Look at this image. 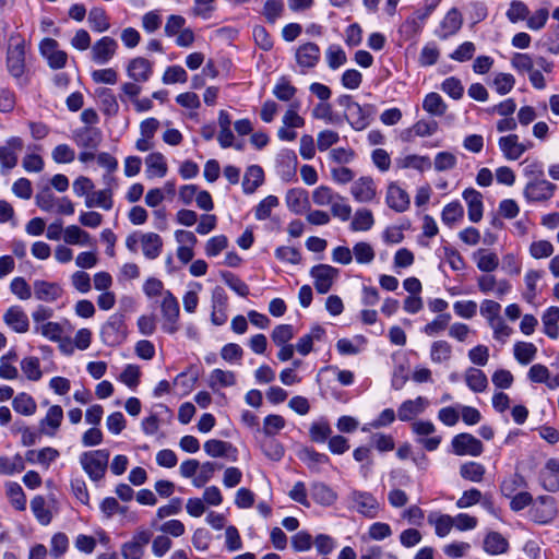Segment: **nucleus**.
Masks as SVG:
<instances>
[{
	"label": "nucleus",
	"instance_id": "f257e3e1",
	"mask_svg": "<svg viewBox=\"0 0 559 559\" xmlns=\"http://www.w3.org/2000/svg\"><path fill=\"white\" fill-rule=\"evenodd\" d=\"M109 451L106 449L85 451L80 454L79 463L92 481L105 477L108 468Z\"/></svg>",
	"mask_w": 559,
	"mask_h": 559
},
{
	"label": "nucleus",
	"instance_id": "f03ea898",
	"mask_svg": "<svg viewBox=\"0 0 559 559\" xmlns=\"http://www.w3.org/2000/svg\"><path fill=\"white\" fill-rule=\"evenodd\" d=\"M160 311L163 316L162 329L168 334H175L179 330V304L169 290L163 295Z\"/></svg>",
	"mask_w": 559,
	"mask_h": 559
},
{
	"label": "nucleus",
	"instance_id": "7ed1b4c3",
	"mask_svg": "<svg viewBox=\"0 0 559 559\" xmlns=\"http://www.w3.org/2000/svg\"><path fill=\"white\" fill-rule=\"evenodd\" d=\"M348 499L350 508L366 518L373 519L380 511V503L370 492L353 490Z\"/></svg>",
	"mask_w": 559,
	"mask_h": 559
},
{
	"label": "nucleus",
	"instance_id": "20e7f679",
	"mask_svg": "<svg viewBox=\"0 0 559 559\" xmlns=\"http://www.w3.org/2000/svg\"><path fill=\"white\" fill-rule=\"evenodd\" d=\"M118 48V41L115 38L103 36L92 44L91 60L99 66L107 64L116 56Z\"/></svg>",
	"mask_w": 559,
	"mask_h": 559
},
{
	"label": "nucleus",
	"instance_id": "39448f33",
	"mask_svg": "<svg viewBox=\"0 0 559 559\" xmlns=\"http://www.w3.org/2000/svg\"><path fill=\"white\" fill-rule=\"evenodd\" d=\"M350 194L358 203H374L378 201V187L371 176H361L350 186Z\"/></svg>",
	"mask_w": 559,
	"mask_h": 559
},
{
	"label": "nucleus",
	"instance_id": "423d86ee",
	"mask_svg": "<svg viewBox=\"0 0 559 559\" xmlns=\"http://www.w3.org/2000/svg\"><path fill=\"white\" fill-rule=\"evenodd\" d=\"M557 186L544 178L528 180L524 187L523 194L530 202H545L552 198Z\"/></svg>",
	"mask_w": 559,
	"mask_h": 559
},
{
	"label": "nucleus",
	"instance_id": "0eeeda50",
	"mask_svg": "<svg viewBox=\"0 0 559 559\" xmlns=\"http://www.w3.org/2000/svg\"><path fill=\"white\" fill-rule=\"evenodd\" d=\"M412 430L417 436V441L428 451L438 449L441 437L432 436L436 431L433 423L429 420H417L412 424Z\"/></svg>",
	"mask_w": 559,
	"mask_h": 559
},
{
	"label": "nucleus",
	"instance_id": "6e6552de",
	"mask_svg": "<svg viewBox=\"0 0 559 559\" xmlns=\"http://www.w3.org/2000/svg\"><path fill=\"white\" fill-rule=\"evenodd\" d=\"M310 275L313 278L316 290L319 294H326L337 277L338 270L329 264H319L311 269Z\"/></svg>",
	"mask_w": 559,
	"mask_h": 559
},
{
	"label": "nucleus",
	"instance_id": "1a4fd4ad",
	"mask_svg": "<svg viewBox=\"0 0 559 559\" xmlns=\"http://www.w3.org/2000/svg\"><path fill=\"white\" fill-rule=\"evenodd\" d=\"M39 50L41 56L47 60L50 68H64L68 60V55L66 51L59 48L57 40L52 38H44L39 44Z\"/></svg>",
	"mask_w": 559,
	"mask_h": 559
},
{
	"label": "nucleus",
	"instance_id": "9d476101",
	"mask_svg": "<svg viewBox=\"0 0 559 559\" xmlns=\"http://www.w3.org/2000/svg\"><path fill=\"white\" fill-rule=\"evenodd\" d=\"M463 25V16L456 8L449 10L435 31L436 36L445 40L455 35Z\"/></svg>",
	"mask_w": 559,
	"mask_h": 559
},
{
	"label": "nucleus",
	"instance_id": "9b49d317",
	"mask_svg": "<svg viewBox=\"0 0 559 559\" xmlns=\"http://www.w3.org/2000/svg\"><path fill=\"white\" fill-rule=\"evenodd\" d=\"M23 140L19 136H12L5 144L0 146V164L2 173H5L17 165V155L23 150Z\"/></svg>",
	"mask_w": 559,
	"mask_h": 559
},
{
	"label": "nucleus",
	"instance_id": "f8f14e48",
	"mask_svg": "<svg viewBox=\"0 0 559 559\" xmlns=\"http://www.w3.org/2000/svg\"><path fill=\"white\" fill-rule=\"evenodd\" d=\"M477 287L483 294H492L503 298L511 290V284L504 278H497L492 274H485L477 278Z\"/></svg>",
	"mask_w": 559,
	"mask_h": 559
},
{
	"label": "nucleus",
	"instance_id": "ddd939ff",
	"mask_svg": "<svg viewBox=\"0 0 559 559\" xmlns=\"http://www.w3.org/2000/svg\"><path fill=\"white\" fill-rule=\"evenodd\" d=\"M453 452L456 455L478 456L483 453V443L471 433H460L452 439Z\"/></svg>",
	"mask_w": 559,
	"mask_h": 559
},
{
	"label": "nucleus",
	"instance_id": "4468645a",
	"mask_svg": "<svg viewBox=\"0 0 559 559\" xmlns=\"http://www.w3.org/2000/svg\"><path fill=\"white\" fill-rule=\"evenodd\" d=\"M531 515L536 523H550L557 515L555 499L549 496L538 497L535 506L531 510Z\"/></svg>",
	"mask_w": 559,
	"mask_h": 559
},
{
	"label": "nucleus",
	"instance_id": "2eb2a0df",
	"mask_svg": "<svg viewBox=\"0 0 559 559\" xmlns=\"http://www.w3.org/2000/svg\"><path fill=\"white\" fill-rule=\"evenodd\" d=\"M7 64L14 78H21L25 70V44L23 40L11 43L8 49Z\"/></svg>",
	"mask_w": 559,
	"mask_h": 559
},
{
	"label": "nucleus",
	"instance_id": "dca6fc26",
	"mask_svg": "<svg viewBox=\"0 0 559 559\" xmlns=\"http://www.w3.org/2000/svg\"><path fill=\"white\" fill-rule=\"evenodd\" d=\"M386 205L397 212L403 213L408 210L411 199L408 193L397 182H390L385 192Z\"/></svg>",
	"mask_w": 559,
	"mask_h": 559
},
{
	"label": "nucleus",
	"instance_id": "f3484780",
	"mask_svg": "<svg viewBox=\"0 0 559 559\" xmlns=\"http://www.w3.org/2000/svg\"><path fill=\"white\" fill-rule=\"evenodd\" d=\"M102 337L106 344L115 345L124 340L126 325L121 316L115 314L103 325Z\"/></svg>",
	"mask_w": 559,
	"mask_h": 559
},
{
	"label": "nucleus",
	"instance_id": "a211bd4d",
	"mask_svg": "<svg viewBox=\"0 0 559 559\" xmlns=\"http://www.w3.org/2000/svg\"><path fill=\"white\" fill-rule=\"evenodd\" d=\"M321 51L317 44L306 43L300 45L295 52L297 64L301 68V72L314 68L320 61Z\"/></svg>",
	"mask_w": 559,
	"mask_h": 559
},
{
	"label": "nucleus",
	"instance_id": "6ab92c4d",
	"mask_svg": "<svg viewBox=\"0 0 559 559\" xmlns=\"http://www.w3.org/2000/svg\"><path fill=\"white\" fill-rule=\"evenodd\" d=\"M3 322L15 333H26L29 329V320L26 312L20 306H11L3 313Z\"/></svg>",
	"mask_w": 559,
	"mask_h": 559
},
{
	"label": "nucleus",
	"instance_id": "aec40b11",
	"mask_svg": "<svg viewBox=\"0 0 559 559\" xmlns=\"http://www.w3.org/2000/svg\"><path fill=\"white\" fill-rule=\"evenodd\" d=\"M153 74V63L143 58L135 57L127 66V75L134 82L145 83Z\"/></svg>",
	"mask_w": 559,
	"mask_h": 559
},
{
	"label": "nucleus",
	"instance_id": "412c9836",
	"mask_svg": "<svg viewBox=\"0 0 559 559\" xmlns=\"http://www.w3.org/2000/svg\"><path fill=\"white\" fill-rule=\"evenodd\" d=\"M428 406L429 401L424 396H417L414 400L404 401L397 409V417L402 421L412 420L416 416L423 414Z\"/></svg>",
	"mask_w": 559,
	"mask_h": 559
},
{
	"label": "nucleus",
	"instance_id": "4be33fe9",
	"mask_svg": "<svg viewBox=\"0 0 559 559\" xmlns=\"http://www.w3.org/2000/svg\"><path fill=\"white\" fill-rule=\"evenodd\" d=\"M498 146L508 160H518L525 153V147L520 142L518 134L501 136L498 140Z\"/></svg>",
	"mask_w": 559,
	"mask_h": 559
},
{
	"label": "nucleus",
	"instance_id": "5701e85b",
	"mask_svg": "<svg viewBox=\"0 0 559 559\" xmlns=\"http://www.w3.org/2000/svg\"><path fill=\"white\" fill-rule=\"evenodd\" d=\"M36 299L45 302H53L62 296L63 289L57 283L37 280L33 284Z\"/></svg>",
	"mask_w": 559,
	"mask_h": 559
},
{
	"label": "nucleus",
	"instance_id": "b1692460",
	"mask_svg": "<svg viewBox=\"0 0 559 559\" xmlns=\"http://www.w3.org/2000/svg\"><path fill=\"white\" fill-rule=\"evenodd\" d=\"M462 195L467 204L468 219L473 223H478L484 214L481 193L473 188H468L463 191Z\"/></svg>",
	"mask_w": 559,
	"mask_h": 559
},
{
	"label": "nucleus",
	"instance_id": "393cba45",
	"mask_svg": "<svg viewBox=\"0 0 559 559\" xmlns=\"http://www.w3.org/2000/svg\"><path fill=\"white\" fill-rule=\"evenodd\" d=\"M63 419V411L59 405L48 408L46 416L39 423L40 432L46 436H55Z\"/></svg>",
	"mask_w": 559,
	"mask_h": 559
},
{
	"label": "nucleus",
	"instance_id": "a878e982",
	"mask_svg": "<svg viewBox=\"0 0 559 559\" xmlns=\"http://www.w3.org/2000/svg\"><path fill=\"white\" fill-rule=\"evenodd\" d=\"M145 175L148 179L163 178L168 171L165 156L160 152L150 153L145 159Z\"/></svg>",
	"mask_w": 559,
	"mask_h": 559
},
{
	"label": "nucleus",
	"instance_id": "bb28decb",
	"mask_svg": "<svg viewBox=\"0 0 559 559\" xmlns=\"http://www.w3.org/2000/svg\"><path fill=\"white\" fill-rule=\"evenodd\" d=\"M163 249L162 237L153 231L141 233V250L143 255L148 260L159 257Z\"/></svg>",
	"mask_w": 559,
	"mask_h": 559
},
{
	"label": "nucleus",
	"instance_id": "cd10ccee",
	"mask_svg": "<svg viewBox=\"0 0 559 559\" xmlns=\"http://www.w3.org/2000/svg\"><path fill=\"white\" fill-rule=\"evenodd\" d=\"M85 206L87 209L98 207L104 211H110L114 207V192L112 188H104L100 190H93L85 199Z\"/></svg>",
	"mask_w": 559,
	"mask_h": 559
},
{
	"label": "nucleus",
	"instance_id": "c85d7f7f",
	"mask_svg": "<svg viewBox=\"0 0 559 559\" xmlns=\"http://www.w3.org/2000/svg\"><path fill=\"white\" fill-rule=\"evenodd\" d=\"M63 241L71 246L92 247L94 239L92 236L76 225L67 226L63 230Z\"/></svg>",
	"mask_w": 559,
	"mask_h": 559
},
{
	"label": "nucleus",
	"instance_id": "c756f323",
	"mask_svg": "<svg viewBox=\"0 0 559 559\" xmlns=\"http://www.w3.org/2000/svg\"><path fill=\"white\" fill-rule=\"evenodd\" d=\"M203 449L205 453L211 457H230L233 461H236V449L228 442L211 439L207 440Z\"/></svg>",
	"mask_w": 559,
	"mask_h": 559
},
{
	"label": "nucleus",
	"instance_id": "7c9ffc66",
	"mask_svg": "<svg viewBox=\"0 0 559 559\" xmlns=\"http://www.w3.org/2000/svg\"><path fill=\"white\" fill-rule=\"evenodd\" d=\"M207 384L214 392H217L222 388L235 385L236 374L230 370L216 368L209 374Z\"/></svg>",
	"mask_w": 559,
	"mask_h": 559
},
{
	"label": "nucleus",
	"instance_id": "2f4dec72",
	"mask_svg": "<svg viewBox=\"0 0 559 559\" xmlns=\"http://www.w3.org/2000/svg\"><path fill=\"white\" fill-rule=\"evenodd\" d=\"M464 381L467 388L475 392H485L488 386V379L485 372L475 367H468L464 372Z\"/></svg>",
	"mask_w": 559,
	"mask_h": 559
},
{
	"label": "nucleus",
	"instance_id": "473e14b6",
	"mask_svg": "<svg viewBox=\"0 0 559 559\" xmlns=\"http://www.w3.org/2000/svg\"><path fill=\"white\" fill-rule=\"evenodd\" d=\"M439 124L435 120H418L414 126L407 130H405L402 134V138L406 141H409L413 135L419 138L431 136L438 131Z\"/></svg>",
	"mask_w": 559,
	"mask_h": 559
},
{
	"label": "nucleus",
	"instance_id": "72a5a7b5",
	"mask_svg": "<svg viewBox=\"0 0 559 559\" xmlns=\"http://www.w3.org/2000/svg\"><path fill=\"white\" fill-rule=\"evenodd\" d=\"M542 322L544 333L551 340H557L559 337V307H548L542 316Z\"/></svg>",
	"mask_w": 559,
	"mask_h": 559
},
{
	"label": "nucleus",
	"instance_id": "f704fd0d",
	"mask_svg": "<svg viewBox=\"0 0 559 559\" xmlns=\"http://www.w3.org/2000/svg\"><path fill=\"white\" fill-rule=\"evenodd\" d=\"M287 207L295 214H302L309 210L307 191L302 189H290L286 194Z\"/></svg>",
	"mask_w": 559,
	"mask_h": 559
},
{
	"label": "nucleus",
	"instance_id": "c9c22d12",
	"mask_svg": "<svg viewBox=\"0 0 559 559\" xmlns=\"http://www.w3.org/2000/svg\"><path fill=\"white\" fill-rule=\"evenodd\" d=\"M324 334L325 331L322 326H312L308 334L301 336L298 340V342L295 345L296 350L302 356L308 355L312 350L313 343L322 341Z\"/></svg>",
	"mask_w": 559,
	"mask_h": 559
},
{
	"label": "nucleus",
	"instance_id": "e433bc0d",
	"mask_svg": "<svg viewBox=\"0 0 559 559\" xmlns=\"http://www.w3.org/2000/svg\"><path fill=\"white\" fill-rule=\"evenodd\" d=\"M473 260L475 261L479 271L485 273H491L499 266V258L495 252L479 249L473 253Z\"/></svg>",
	"mask_w": 559,
	"mask_h": 559
},
{
	"label": "nucleus",
	"instance_id": "4c0bfd02",
	"mask_svg": "<svg viewBox=\"0 0 559 559\" xmlns=\"http://www.w3.org/2000/svg\"><path fill=\"white\" fill-rule=\"evenodd\" d=\"M264 173L258 165H251L247 168L242 180V189L247 194L253 193L258 187L263 183Z\"/></svg>",
	"mask_w": 559,
	"mask_h": 559
},
{
	"label": "nucleus",
	"instance_id": "58836bf2",
	"mask_svg": "<svg viewBox=\"0 0 559 559\" xmlns=\"http://www.w3.org/2000/svg\"><path fill=\"white\" fill-rule=\"evenodd\" d=\"M484 550L492 556L506 554L509 549L508 540L497 532H490L484 539Z\"/></svg>",
	"mask_w": 559,
	"mask_h": 559
},
{
	"label": "nucleus",
	"instance_id": "ea45409f",
	"mask_svg": "<svg viewBox=\"0 0 559 559\" xmlns=\"http://www.w3.org/2000/svg\"><path fill=\"white\" fill-rule=\"evenodd\" d=\"M58 456V450L47 447L37 451H27L25 454V460L32 464H40L48 468L50 463L53 462Z\"/></svg>",
	"mask_w": 559,
	"mask_h": 559
},
{
	"label": "nucleus",
	"instance_id": "a19ab883",
	"mask_svg": "<svg viewBox=\"0 0 559 559\" xmlns=\"http://www.w3.org/2000/svg\"><path fill=\"white\" fill-rule=\"evenodd\" d=\"M374 225V216L369 209H358L350 222V229L353 231H368Z\"/></svg>",
	"mask_w": 559,
	"mask_h": 559
},
{
	"label": "nucleus",
	"instance_id": "79ce46f5",
	"mask_svg": "<svg viewBox=\"0 0 559 559\" xmlns=\"http://www.w3.org/2000/svg\"><path fill=\"white\" fill-rule=\"evenodd\" d=\"M95 96L99 100L103 111L107 116H116L119 110V105L114 93L106 87H98L95 90Z\"/></svg>",
	"mask_w": 559,
	"mask_h": 559
},
{
	"label": "nucleus",
	"instance_id": "37998d69",
	"mask_svg": "<svg viewBox=\"0 0 559 559\" xmlns=\"http://www.w3.org/2000/svg\"><path fill=\"white\" fill-rule=\"evenodd\" d=\"M544 276L543 271L537 270H530L524 275V284H525V292L523 293V298L528 302L533 304L537 294L538 288L537 285L540 282V280Z\"/></svg>",
	"mask_w": 559,
	"mask_h": 559
},
{
	"label": "nucleus",
	"instance_id": "c03bdc74",
	"mask_svg": "<svg viewBox=\"0 0 559 559\" xmlns=\"http://www.w3.org/2000/svg\"><path fill=\"white\" fill-rule=\"evenodd\" d=\"M537 354V347L530 342H516L513 346V355L520 365L526 366L533 361Z\"/></svg>",
	"mask_w": 559,
	"mask_h": 559
},
{
	"label": "nucleus",
	"instance_id": "a18cd8bd",
	"mask_svg": "<svg viewBox=\"0 0 559 559\" xmlns=\"http://www.w3.org/2000/svg\"><path fill=\"white\" fill-rule=\"evenodd\" d=\"M13 409L24 416H32L37 409L35 400L27 393H19L12 401Z\"/></svg>",
	"mask_w": 559,
	"mask_h": 559
},
{
	"label": "nucleus",
	"instance_id": "49530a36",
	"mask_svg": "<svg viewBox=\"0 0 559 559\" xmlns=\"http://www.w3.org/2000/svg\"><path fill=\"white\" fill-rule=\"evenodd\" d=\"M7 496L12 507L19 511H23L26 508V497L22 487L14 481L5 484Z\"/></svg>",
	"mask_w": 559,
	"mask_h": 559
},
{
	"label": "nucleus",
	"instance_id": "de8ad7c7",
	"mask_svg": "<svg viewBox=\"0 0 559 559\" xmlns=\"http://www.w3.org/2000/svg\"><path fill=\"white\" fill-rule=\"evenodd\" d=\"M31 510L36 518V520L41 525H48L51 522L52 514L50 510L46 507V501L41 496H35L31 500Z\"/></svg>",
	"mask_w": 559,
	"mask_h": 559
},
{
	"label": "nucleus",
	"instance_id": "09e8293b",
	"mask_svg": "<svg viewBox=\"0 0 559 559\" xmlns=\"http://www.w3.org/2000/svg\"><path fill=\"white\" fill-rule=\"evenodd\" d=\"M87 21L90 27L97 33H104L110 27L108 16L102 8H93L88 13Z\"/></svg>",
	"mask_w": 559,
	"mask_h": 559
},
{
	"label": "nucleus",
	"instance_id": "8fccbe9b",
	"mask_svg": "<svg viewBox=\"0 0 559 559\" xmlns=\"http://www.w3.org/2000/svg\"><path fill=\"white\" fill-rule=\"evenodd\" d=\"M352 253L353 259L355 258L359 264H371L376 257L373 247L366 241L355 243Z\"/></svg>",
	"mask_w": 559,
	"mask_h": 559
},
{
	"label": "nucleus",
	"instance_id": "3c124183",
	"mask_svg": "<svg viewBox=\"0 0 559 559\" xmlns=\"http://www.w3.org/2000/svg\"><path fill=\"white\" fill-rule=\"evenodd\" d=\"M423 108L432 116H443L447 111V105L438 93H429L423 102Z\"/></svg>",
	"mask_w": 559,
	"mask_h": 559
},
{
	"label": "nucleus",
	"instance_id": "603ef678",
	"mask_svg": "<svg viewBox=\"0 0 559 559\" xmlns=\"http://www.w3.org/2000/svg\"><path fill=\"white\" fill-rule=\"evenodd\" d=\"M452 346L447 341H436L430 347V359L435 364L447 362L451 359Z\"/></svg>",
	"mask_w": 559,
	"mask_h": 559
},
{
	"label": "nucleus",
	"instance_id": "864d4df0",
	"mask_svg": "<svg viewBox=\"0 0 559 559\" xmlns=\"http://www.w3.org/2000/svg\"><path fill=\"white\" fill-rule=\"evenodd\" d=\"M428 522L435 526V532L439 537H445L454 527L453 519L448 514H430Z\"/></svg>",
	"mask_w": 559,
	"mask_h": 559
},
{
	"label": "nucleus",
	"instance_id": "5fc2aeb1",
	"mask_svg": "<svg viewBox=\"0 0 559 559\" xmlns=\"http://www.w3.org/2000/svg\"><path fill=\"white\" fill-rule=\"evenodd\" d=\"M485 466L477 462H467L461 465L460 475L469 481L479 483L485 475Z\"/></svg>",
	"mask_w": 559,
	"mask_h": 559
},
{
	"label": "nucleus",
	"instance_id": "6e6d98bb",
	"mask_svg": "<svg viewBox=\"0 0 559 559\" xmlns=\"http://www.w3.org/2000/svg\"><path fill=\"white\" fill-rule=\"evenodd\" d=\"M336 199H341V194L328 186H319L312 192V201L318 206L331 205Z\"/></svg>",
	"mask_w": 559,
	"mask_h": 559
},
{
	"label": "nucleus",
	"instance_id": "4d7b16f0",
	"mask_svg": "<svg viewBox=\"0 0 559 559\" xmlns=\"http://www.w3.org/2000/svg\"><path fill=\"white\" fill-rule=\"evenodd\" d=\"M21 370L29 381H38L43 377L40 361L37 357L28 356L21 360Z\"/></svg>",
	"mask_w": 559,
	"mask_h": 559
},
{
	"label": "nucleus",
	"instance_id": "13d9d810",
	"mask_svg": "<svg viewBox=\"0 0 559 559\" xmlns=\"http://www.w3.org/2000/svg\"><path fill=\"white\" fill-rule=\"evenodd\" d=\"M463 216L464 209L457 201L447 204L441 213V219L448 226H452L455 223L460 222L463 218Z\"/></svg>",
	"mask_w": 559,
	"mask_h": 559
},
{
	"label": "nucleus",
	"instance_id": "bf43d9fd",
	"mask_svg": "<svg viewBox=\"0 0 559 559\" xmlns=\"http://www.w3.org/2000/svg\"><path fill=\"white\" fill-rule=\"evenodd\" d=\"M74 141L82 147H96L99 142V132L90 128L76 130Z\"/></svg>",
	"mask_w": 559,
	"mask_h": 559
},
{
	"label": "nucleus",
	"instance_id": "052dcab7",
	"mask_svg": "<svg viewBox=\"0 0 559 559\" xmlns=\"http://www.w3.org/2000/svg\"><path fill=\"white\" fill-rule=\"evenodd\" d=\"M34 332L40 334L49 341L58 342L61 340L63 334V328L58 322L48 321L43 323V325L34 326Z\"/></svg>",
	"mask_w": 559,
	"mask_h": 559
},
{
	"label": "nucleus",
	"instance_id": "680f3d73",
	"mask_svg": "<svg viewBox=\"0 0 559 559\" xmlns=\"http://www.w3.org/2000/svg\"><path fill=\"white\" fill-rule=\"evenodd\" d=\"M25 468L24 460L20 454L13 457L0 456V474L13 475L20 473Z\"/></svg>",
	"mask_w": 559,
	"mask_h": 559
},
{
	"label": "nucleus",
	"instance_id": "e2e57ef3",
	"mask_svg": "<svg viewBox=\"0 0 559 559\" xmlns=\"http://www.w3.org/2000/svg\"><path fill=\"white\" fill-rule=\"evenodd\" d=\"M325 58L330 69L336 70L346 63L347 57L344 49L337 45H331L325 50Z\"/></svg>",
	"mask_w": 559,
	"mask_h": 559
},
{
	"label": "nucleus",
	"instance_id": "0e129e2a",
	"mask_svg": "<svg viewBox=\"0 0 559 559\" xmlns=\"http://www.w3.org/2000/svg\"><path fill=\"white\" fill-rule=\"evenodd\" d=\"M430 166L431 162L428 156H421L416 154L407 155L400 160L401 168H411L424 171L426 169H429Z\"/></svg>",
	"mask_w": 559,
	"mask_h": 559
},
{
	"label": "nucleus",
	"instance_id": "69168bd1",
	"mask_svg": "<svg viewBox=\"0 0 559 559\" xmlns=\"http://www.w3.org/2000/svg\"><path fill=\"white\" fill-rule=\"evenodd\" d=\"M313 499L322 506H331L336 501V493L324 484H317L312 488Z\"/></svg>",
	"mask_w": 559,
	"mask_h": 559
},
{
	"label": "nucleus",
	"instance_id": "338daca9",
	"mask_svg": "<svg viewBox=\"0 0 559 559\" xmlns=\"http://www.w3.org/2000/svg\"><path fill=\"white\" fill-rule=\"evenodd\" d=\"M488 325L492 330V337L502 344L506 343L513 333V329L506 323L502 317L489 322Z\"/></svg>",
	"mask_w": 559,
	"mask_h": 559
},
{
	"label": "nucleus",
	"instance_id": "774afa93",
	"mask_svg": "<svg viewBox=\"0 0 559 559\" xmlns=\"http://www.w3.org/2000/svg\"><path fill=\"white\" fill-rule=\"evenodd\" d=\"M506 14L511 23H518L519 21H524L528 17L530 10L523 1L513 0L511 1Z\"/></svg>",
	"mask_w": 559,
	"mask_h": 559
}]
</instances>
